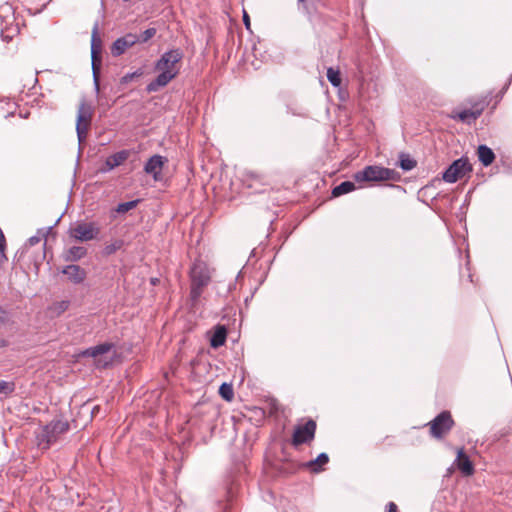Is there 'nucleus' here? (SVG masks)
Returning a JSON list of instances; mask_svg holds the SVG:
<instances>
[{"label": "nucleus", "mask_w": 512, "mask_h": 512, "mask_svg": "<svg viewBox=\"0 0 512 512\" xmlns=\"http://www.w3.org/2000/svg\"><path fill=\"white\" fill-rule=\"evenodd\" d=\"M117 247H107L108 253L113 252Z\"/></svg>", "instance_id": "nucleus-34"}, {"label": "nucleus", "mask_w": 512, "mask_h": 512, "mask_svg": "<svg viewBox=\"0 0 512 512\" xmlns=\"http://www.w3.org/2000/svg\"><path fill=\"white\" fill-rule=\"evenodd\" d=\"M483 106L477 107L475 109H465L462 111H454L450 115L452 119H458L462 122L471 123L475 121L482 113Z\"/></svg>", "instance_id": "nucleus-15"}, {"label": "nucleus", "mask_w": 512, "mask_h": 512, "mask_svg": "<svg viewBox=\"0 0 512 512\" xmlns=\"http://www.w3.org/2000/svg\"><path fill=\"white\" fill-rule=\"evenodd\" d=\"M472 171L467 158L455 160L443 173V180L447 183H455Z\"/></svg>", "instance_id": "nucleus-7"}, {"label": "nucleus", "mask_w": 512, "mask_h": 512, "mask_svg": "<svg viewBox=\"0 0 512 512\" xmlns=\"http://www.w3.org/2000/svg\"><path fill=\"white\" fill-rule=\"evenodd\" d=\"M353 178L356 182L362 183L386 180L397 181L400 178V176L396 171L392 169L371 165L365 167L361 171L356 172Z\"/></svg>", "instance_id": "nucleus-4"}, {"label": "nucleus", "mask_w": 512, "mask_h": 512, "mask_svg": "<svg viewBox=\"0 0 512 512\" xmlns=\"http://www.w3.org/2000/svg\"><path fill=\"white\" fill-rule=\"evenodd\" d=\"M156 34V30L154 28L146 29L141 36L139 37V42H147L149 39H151Z\"/></svg>", "instance_id": "nucleus-29"}, {"label": "nucleus", "mask_w": 512, "mask_h": 512, "mask_svg": "<svg viewBox=\"0 0 512 512\" xmlns=\"http://www.w3.org/2000/svg\"><path fill=\"white\" fill-rule=\"evenodd\" d=\"M102 51V41L99 36L98 32V26L95 25L92 31V37H91V57H92V70H93V76L95 85L98 88V74L100 71L101 66V54Z\"/></svg>", "instance_id": "nucleus-8"}, {"label": "nucleus", "mask_w": 512, "mask_h": 512, "mask_svg": "<svg viewBox=\"0 0 512 512\" xmlns=\"http://www.w3.org/2000/svg\"><path fill=\"white\" fill-rule=\"evenodd\" d=\"M299 2H303L304 0H298Z\"/></svg>", "instance_id": "nucleus-35"}, {"label": "nucleus", "mask_w": 512, "mask_h": 512, "mask_svg": "<svg viewBox=\"0 0 512 512\" xmlns=\"http://www.w3.org/2000/svg\"><path fill=\"white\" fill-rule=\"evenodd\" d=\"M416 166V162L411 159L408 155H400V167L405 170L409 171L412 170Z\"/></svg>", "instance_id": "nucleus-26"}, {"label": "nucleus", "mask_w": 512, "mask_h": 512, "mask_svg": "<svg viewBox=\"0 0 512 512\" xmlns=\"http://www.w3.org/2000/svg\"><path fill=\"white\" fill-rule=\"evenodd\" d=\"M227 331L224 326H217L212 334V337L210 339V345L213 348H218L222 345H224L226 341Z\"/></svg>", "instance_id": "nucleus-18"}, {"label": "nucleus", "mask_w": 512, "mask_h": 512, "mask_svg": "<svg viewBox=\"0 0 512 512\" xmlns=\"http://www.w3.org/2000/svg\"><path fill=\"white\" fill-rule=\"evenodd\" d=\"M327 79L334 87H339L341 85V74L338 69H334L332 67L327 69Z\"/></svg>", "instance_id": "nucleus-24"}, {"label": "nucleus", "mask_w": 512, "mask_h": 512, "mask_svg": "<svg viewBox=\"0 0 512 512\" xmlns=\"http://www.w3.org/2000/svg\"><path fill=\"white\" fill-rule=\"evenodd\" d=\"M45 234H46L45 232H43V231H39L37 235L32 236V237H30V238H29V244H30L31 246H33V245H35V244L39 243V242H40V240H41V238H42V237H44V236H45Z\"/></svg>", "instance_id": "nucleus-31"}, {"label": "nucleus", "mask_w": 512, "mask_h": 512, "mask_svg": "<svg viewBox=\"0 0 512 512\" xmlns=\"http://www.w3.org/2000/svg\"><path fill=\"white\" fill-rule=\"evenodd\" d=\"M329 461V457L326 453H321L315 460L307 462L306 466L313 472H319L322 466L326 465Z\"/></svg>", "instance_id": "nucleus-21"}, {"label": "nucleus", "mask_w": 512, "mask_h": 512, "mask_svg": "<svg viewBox=\"0 0 512 512\" xmlns=\"http://www.w3.org/2000/svg\"><path fill=\"white\" fill-rule=\"evenodd\" d=\"M99 234V228L94 223H77L69 230V235L78 241L95 239Z\"/></svg>", "instance_id": "nucleus-9"}, {"label": "nucleus", "mask_w": 512, "mask_h": 512, "mask_svg": "<svg viewBox=\"0 0 512 512\" xmlns=\"http://www.w3.org/2000/svg\"><path fill=\"white\" fill-rule=\"evenodd\" d=\"M452 425L451 415L448 412H442L430 423L431 434L440 438L451 429Z\"/></svg>", "instance_id": "nucleus-11"}, {"label": "nucleus", "mask_w": 512, "mask_h": 512, "mask_svg": "<svg viewBox=\"0 0 512 512\" xmlns=\"http://www.w3.org/2000/svg\"><path fill=\"white\" fill-rule=\"evenodd\" d=\"M87 251L82 246H73L65 252L66 261H77L86 255Z\"/></svg>", "instance_id": "nucleus-20"}, {"label": "nucleus", "mask_w": 512, "mask_h": 512, "mask_svg": "<svg viewBox=\"0 0 512 512\" xmlns=\"http://www.w3.org/2000/svg\"><path fill=\"white\" fill-rule=\"evenodd\" d=\"M139 42V37L136 34L128 33L125 36L118 38L111 47V53L113 56H120L128 48Z\"/></svg>", "instance_id": "nucleus-12"}, {"label": "nucleus", "mask_w": 512, "mask_h": 512, "mask_svg": "<svg viewBox=\"0 0 512 512\" xmlns=\"http://www.w3.org/2000/svg\"><path fill=\"white\" fill-rule=\"evenodd\" d=\"M316 423L308 420L305 424H299L295 427L292 442L294 445H300L310 442L314 439Z\"/></svg>", "instance_id": "nucleus-10"}, {"label": "nucleus", "mask_w": 512, "mask_h": 512, "mask_svg": "<svg viewBox=\"0 0 512 512\" xmlns=\"http://www.w3.org/2000/svg\"><path fill=\"white\" fill-rule=\"evenodd\" d=\"M136 204H137V201H129V202L121 203L117 206L116 211L119 213L128 212L129 210L133 209L136 206Z\"/></svg>", "instance_id": "nucleus-27"}, {"label": "nucleus", "mask_w": 512, "mask_h": 512, "mask_svg": "<svg viewBox=\"0 0 512 512\" xmlns=\"http://www.w3.org/2000/svg\"><path fill=\"white\" fill-rule=\"evenodd\" d=\"M83 357H91L97 367H106L113 362L116 357L114 346L110 343H103L86 349L81 353Z\"/></svg>", "instance_id": "nucleus-5"}, {"label": "nucleus", "mask_w": 512, "mask_h": 512, "mask_svg": "<svg viewBox=\"0 0 512 512\" xmlns=\"http://www.w3.org/2000/svg\"><path fill=\"white\" fill-rule=\"evenodd\" d=\"M182 58L183 54L179 49L165 52L155 64V69L159 74L154 81L148 84L147 91L155 92L172 81L179 74Z\"/></svg>", "instance_id": "nucleus-1"}, {"label": "nucleus", "mask_w": 512, "mask_h": 512, "mask_svg": "<svg viewBox=\"0 0 512 512\" xmlns=\"http://www.w3.org/2000/svg\"><path fill=\"white\" fill-rule=\"evenodd\" d=\"M219 394L226 401H231L234 397L232 385L228 383H223L219 388Z\"/></svg>", "instance_id": "nucleus-25"}, {"label": "nucleus", "mask_w": 512, "mask_h": 512, "mask_svg": "<svg viewBox=\"0 0 512 512\" xmlns=\"http://www.w3.org/2000/svg\"><path fill=\"white\" fill-rule=\"evenodd\" d=\"M166 162L167 159L163 156L154 155L145 164L144 171L147 174L152 175L155 181H159L161 179L162 169Z\"/></svg>", "instance_id": "nucleus-13"}, {"label": "nucleus", "mask_w": 512, "mask_h": 512, "mask_svg": "<svg viewBox=\"0 0 512 512\" xmlns=\"http://www.w3.org/2000/svg\"><path fill=\"white\" fill-rule=\"evenodd\" d=\"M478 158L484 166H489L495 159L494 152L485 145L478 147Z\"/></svg>", "instance_id": "nucleus-19"}, {"label": "nucleus", "mask_w": 512, "mask_h": 512, "mask_svg": "<svg viewBox=\"0 0 512 512\" xmlns=\"http://www.w3.org/2000/svg\"><path fill=\"white\" fill-rule=\"evenodd\" d=\"M129 156V153L128 151H119L111 156H109L107 159H106V162H105V165H106V170H112L114 169L115 167L121 165Z\"/></svg>", "instance_id": "nucleus-17"}, {"label": "nucleus", "mask_w": 512, "mask_h": 512, "mask_svg": "<svg viewBox=\"0 0 512 512\" xmlns=\"http://www.w3.org/2000/svg\"><path fill=\"white\" fill-rule=\"evenodd\" d=\"M262 175L254 172V171H246L243 174V181L247 183L248 187H254L256 182H262Z\"/></svg>", "instance_id": "nucleus-23"}, {"label": "nucleus", "mask_w": 512, "mask_h": 512, "mask_svg": "<svg viewBox=\"0 0 512 512\" xmlns=\"http://www.w3.org/2000/svg\"><path fill=\"white\" fill-rule=\"evenodd\" d=\"M243 22H244L246 29L250 30V26H251L250 18H249L248 13L246 12V10H243Z\"/></svg>", "instance_id": "nucleus-32"}, {"label": "nucleus", "mask_w": 512, "mask_h": 512, "mask_svg": "<svg viewBox=\"0 0 512 512\" xmlns=\"http://www.w3.org/2000/svg\"><path fill=\"white\" fill-rule=\"evenodd\" d=\"M14 390L13 383L6 382V381H0V393H11Z\"/></svg>", "instance_id": "nucleus-30"}, {"label": "nucleus", "mask_w": 512, "mask_h": 512, "mask_svg": "<svg viewBox=\"0 0 512 512\" xmlns=\"http://www.w3.org/2000/svg\"><path fill=\"white\" fill-rule=\"evenodd\" d=\"M70 429L69 422L64 419H54L47 425L43 426L36 435L37 446L43 450H47L54 444L61 435Z\"/></svg>", "instance_id": "nucleus-2"}, {"label": "nucleus", "mask_w": 512, "mask_h": 512, "mask_svg": "<svg viewBox=\"0 0 512 512\" xmlns=\"http://www.w3.org/2000/svg\"><path fill=\"white\" fill-rule=\"evenodd\" d=\"M62 273L75 284L82 283L87 275L86 271L78 265H68L62 270Z\"/></svg>", "instance_id": "nucleus-16"}, {"label": "nucleus", "mask_w": 512, "mask_h": 512, "mask_svg": "<svg viewBox=\"0 0 512 512\" xmlns=\"http://www.w3.org/2000/svg\"><path fill=\"white\" fill-rule=\"evenodd\" d=\"M396 510H397V506H396V504H395V503H393V502H390V503L388 504V512H396Z\"/></svg>", "instance_id": "nucleus-33"}, {"label": "nucleus", "mask_w": 512, "mask_h": 512, "mask_svg": "<svg viewBox=\"0 0 512 512\" xmlns=\"http://www.w3.org/2000/svg\"><path fill=\"white\" fill-rule=\"evenodd\" d=\"M355 190V184L350 181H345L333 188L332 194L335 197L344 195L346 193H349L351 191Z\"/></svg>", "instance_id": "nucleus-22"}, {"label": "nucleus", "mask_w": 512, "mask_h": 512, "mask_svg": "<svg viewBox=\"0 0 512 512\" xmlns=\"http://www.w3.org/2000/svg\"><path fill=\"white\" fill-rule=\"evenodd\" d=\"M454 465L461 471L465 476H471L474 474V465L464 449L460 448L457 450V457L454 461Z\"/></svg>", "instance_id": "nucleus-14"}, {"label": "nucleus", "mask_w": 512, "mask_h": 512, "mask_svg": "<svg viewBox=\"0 0 512 512\" xmlns=\"http://www.w3.org/2000/svg\"><path fill=\"white\" fill-rule=\"evenodd\" d=\"M93 110L90 104L86 101H81L78 113H77V122H76V131L79 142H82L87 135L91 118H92Z\"/></svg>", "instance_id": "nucleus-6"}, {"label": "nucleus", "mask_w": 512, "mask_h": 512, "mask_svg": "<svg viewBox=\"0 0 512 512\" xmlns=\"http://www.w3.org/2000/svg\"><path fill=\"white\" fill-rule=\"evenodd\" d=\"M142 75H143L142 70H137L133 73H128V74L124 75L120 81L122 84H127L130 81H132L134 78L141 77Z\"/></svg>", "instance_id": "nucleus-28"}, {"label": "nucleus", "mask_w": 512, "mask_h": 512, "mask_svg": "<svg viewBox=\"0 0 512 512\" xmlns=\"http://www.w3.org/2000/svg\"><path fill=\"white\" fill-rule=\"evenodd\" d=\"M190 276V296L193 301H196L201 296L204 287L209 284L211 279V271L206 263L197 261L191 268Z\"/></svg>", "instance_id": "nucleus-3"}]
</instances>
